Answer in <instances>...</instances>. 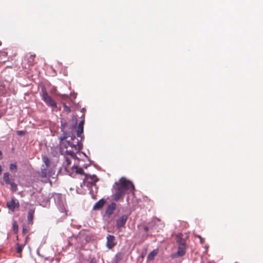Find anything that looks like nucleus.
Returning a JSON list of instances; mask_svg holds the SVG:
<instances>
[{
	"label": "nucleus",
	"mask_w": 263,
	"mask_h": 263,
	"mask_svg": "<svg viewBox=\"0 0 263 263\" xmlns=\"http://www.w3.org/2000/svg\"><path fill=\"white\" fill-rule=\"evenodd\" d=\"M61 129L63 134L59 137V146L62 154H66L73 157L76 153L81 149L82 144L76 138L74 127L68 126L67 123L61 120Z\"/></svg>",
	"instance_id": "obj_1"
},
{
	"label": "nucleus",
	"mask_w": 263,
	"mask_h": 263,
	"mask_svg": "<svg viewBox=\"0 0 263 263\" xmlns=\"http://www.w3.org/2000/svg\"><path fill=\"white\" fill-rule=\"evenodd\" d=\"M116 184L117 187L115 189L114 199L116 201L123 197L126 191H133L135 190L133 183L124 178H122L119 182L116 183Z\"/></svg>",
	"instance_id": "obj_2"
},
{
	"label": "nucleus",
	"mask_w": 263,
	"mask_h": 263,
	"mask_svg": "<svg viewBox=\"0 0 263 263\" xmlns=\"http://www.w3.org/2000/svg\"><path fill=\"white\" fill-rule=\"evenodd\" d=\"M177 242L178 243V251L176 253L171 254L172 258H176L182 257L184 255L186 250L185 240L183 239L180 235L177 236Z\"/></svg>",
	"instance_id": "obj_3"
},
{
	"label": "nucleus",
	"mask_w": 263,
	"mask_h": 263,
	"mask_svg": "<svg viewBox=\"0 0 263 263\" xmlns=\"http://www.w3.org/2000/svg\"><path fill=\"white\" fill-rule=\"evenodd\" d=\"M42 99L47 106L52 108L57 107V103L55 101L48 95L46 90L42 89Z\"/></svg>",
	"instance_id": "obj_4"
},
{
	"label": "nucleus",
	"mask_w": 263,
	"mask_h": 263,
	"mask_svg": "<svg viewBox=\"0 0 263 263\" xmlns=\"http://www.w3.org/2000/svg\"><path fill=\"white\" fill-rule=\"evenodd\" d=\"M116 244L117 242L115 237L112 235H108L106 237V247L108 249H111Z\"/></svg>",
	"instance_id": "obj_5"
},
{
	"label": "nucleus",
	"mask_w": 263,
	"mask_h": 263,
	"mask_svg": "<svg viewBox=\"0 0 263 263\" xmlns=\"http://www.w3.org/2000/svg\"><path fill=\"white\" fill-rule=\"evenodd\" d=\"M7 206L9 209L14 211L16 208H19L20 204L18 200L14 197H13L10 201L7 202Z\"/></svg>",
	"instance_id": "obj_6"
},
{
	"label": "nucleus",
	"mask_w": 263,
	"mask_h": 263,
	"mask_svg": "<svg viewBox=\"0 0 263 263\" xmlns=\"http://www.w3.org/2000/svg\"><path fill=\"white\" fill-rule=\"evenodd\" d=\"M47 170L48 167L47 166H45L44 165H43L41 166V172L40 173V176L42 178H44L45 180H42V181L44 183H47L50 181V179L47 174Z\"/></svg>",
	"instance_id": "obj_7"
},
{
	"label": "nucleus",
	"mask_w": 263,
	"mask_h": 263,
	"mask_svg": "<svg viewBox=\"0 0 263 263\" xmlns=\"http://www.w3.org/2000/svg\"><path fill=\"white\" fill-rule=\"evenodd\" d=\"M127 215H122L117 221V226L118 228H121L123 227L125 225V224L127 221Z\"/></svg>",
	"instance_id": "obj_8"
},
{
	"label": "nucleus",
	"mask_w": 263,
	"mask_h": 263,
	"mask_svg": "<svg viewBox=\"0 0 263 263\" xmlns=\"http://www.w3.org/2000/svg\"><path fill=\"white\" fill-rule=\"evenodd\" d=\"M36 55L35 54H30V55H27L26 58L27 63L29 65V66H33L36 63L35 61V58Z\"/></svg>",
	"instance_id": "obj_9"
},
{
	"label": "nucleus",
	"mask_w": 263,
	"mask_h": 263,
	"mask_svg": "<svg viewBox=\"0 0 263 263\" xmlns=\"http://www.w3.org/2000/svg\"><path fill=\"white\" fill-rule=\"evenodd\" d=\"M116 204L115 203H111L110 204H109L106 210V214L108 215L109 216L111 215L113 213V211L116 209Z\"/></svg>",
	"instance_id": "obj_10"
},
{
	"label": "nucleus",
	"mask_w": 263,
	"mask_h": 263,
	"mask_svg": "<svg viewBox=\"0 0 263 263\" xmlns=\"http://www.w3.org/2000/svg\"><path fill=\"white\" fill-rule=\"evenodd\" d=\"M105 201L104 199H101L95 203L93 205V209L97 210L100 209L104 204Z\"/></svg>",
	"instance_id": "obj_11"
},
{
	"label": "nucleus",
	"mask_w": 263,
	"mask_h": 263,
	"mask_svg": "<svg viewBox=\"0 0 263 263\" xmlns=\"http://www.w3.org/2000/svg\"><path fill=\"white\" fill-rule=\"evenodd\" d=\"M34 213V209H30L28 211L27 220L29 223L32 224L33 223V215Z\"/></svg>",
	"instance_id": "obj_12"
},
{
	"label": "nucleus",
	"mask_w": 263,
	"mask_h": 263,
	"mask_svg": "<svg viewBox=\"0 0 263 263\" xmlns=\"http://www.w3.org/2000/svg\"><path fill=\"white\" fill-rule=\"evenodd\" d=\"M73 171H74L77 174L84 175L85 177L88 176V174L84 173L82 167L76 166L73 168Z\"/></svg>",
	"instance_id": "obj_13"
},
{
	"label": "nucleus",
	"mask_w": 263,
	"mask_h": 263,
	"mask_svg": "<svg viewBox=\"0 0 263 263\" xmlns=\"http://www.w3.org/2000/svg\"><path fill=\"white\" fill-rule=\"evenodd\" d=\"M89 178L91 179V183L92 185H94L99 180V179L97 178V176L95 175H88V176L87 177H85V178Z\"/></svg>",
	"instance_id": "obj_14"
},
{
	"label": "nucleus",
	"mask_w": 263,
	"mask_h": 263,
	"mask_svg": "<svg viewBox=\"0 0 263 263\" xmlns=\"http://www.w3.org/2000/svg\"><path fill=\"white\" fill-rule=\"evenodd\" d=\"M84 127L78 126V130L77 131V135L78 137H80L81 139H82V134L83 133Z\"/></svg>",
	"instance_id": "obj_15"
},
{
	"label": "nucleus",
	"mask_w": 263,
	"mask_h": 263,
	"mask_svg": "<svg viewBox=\"0 0 263 263\" xmlns=\"http://www.w3.org/2000/svg\"><path fill=\"white\" fill-rule=\"evenodd\" d=\"M3 179L6 184L10 183L9 179V174L8 173H5L3 176Z\"/></svg>",
	"instance_id": "obj_16"
},
{
	"label": "nucleus",
	"mask_w": 263,
	"mask_h": 263,
	"mask_svg": "<svg viewBox=\"0 0 263 263\" xmlns=\"http://www.w3.org/2000/svg\"><path fill=\"white\" fill-rule=\"evenodd\" d=\"M158 253V251L157 250H154L153 251H152L148 255V256H147V258L148 259H153V258L155 256H156L157 255Z\"/></svg>",
	"instance_id": "obj_17"
},
{
	"label": "nucleus",
	"mask_w": 263,
	"mask_h": 263,
	"mask_svg": "<svg viewBox=\"0 0 263 263\" xmlns=\"http://www.w3.org/2000/svg\"><path fill=\"white\" fill-rule=\"evenodd\" d=\"M43 162L45 163V166H47L48 168L50 164V160L47 157L44 156L42 158Z\"/></svg>",
	"instance_id": "obj_18"
},
{
	"label": "nucleus",
	"mask_w": 263,
	"mask_h": 263,
	"mask_svg": "<svg viewBox=\"0 0 263 263\" xmlns=\"http://www.w3.org/2000/svg\"><path fill=\"white\" fill-rule=\"evenodd\" d=\"M11 186V189L12 191L15 192L17 190V184L13 182H10V183H8Z\"/></svg>",
	"instance_id": "obj_19"
},
{
	"label": "nucleus",
	"mask_w": 263,
	"mask_h": 263,
	"mask_svg": "<svg viewBox=\"0 0 263 263\" xmlns=\"http://www.w3.org/2000/svg\"><path fill=\"white\" fill-rule=\"evenodd\" d=\"M23 246L18 243L17 244V247L16 248V252L17 253H20L22 252L23 250Z\"/></svg>",
	"instance_id": "obj_20"
},
{
	"label": "nucleus",
	"mask_w": 263,
	"mask_h": 263,
	"mask_svg": "<svg viewBox=\"0 0 263 263\" xmlns=\"http://www.w3.org/2000/svg\"><path fill=\"white\" fill-rule=\"evenodd\" d=\"M17 165L15 164H11L10 165V171H14L16 172L17 171Z\"/></svg>",
	"instance_id": "obj_21"
},
{
	"label": "nucleus",
	"mask_w": 263,
	"mask_h": 263,
	"mask_svg": "<svg viewBox=\"0 0 263 263\" xmlns=\"http://www.w3.org/2000/svg\"><path fill=\"white\" fill-rule=\"evenodd\" d=\"M13 229L14 233H17L18 232V227L17 224L16 223H14L13 224Z\"/></svg>",
	"instance_id": "obj_22"
},
{
	"label": "nucleus",
	"mask_w": 263,
	"mask_h": 263,
	"mask_svg": "<svg viewBox=\"0 0 263 263\" xmlns=\"http://www.w3.org/2000/svg\"><path fill=\"white\" fill-rule=\"evenodd\" d=\"M121 254H117L116 255L115 263H118V262L121 260Z\"/></svg>",
	"instance_id": "obj_23"
},
{
	"label": "nucleus",
	"mask_w": 263,
	"mask_h": 263,
	"mask_svg": "<svg viewBox=\"0 0 263 263\" xmlns=\"http://www.w3.org/2000/svg\"><path fill=\"white\" fill-rule=\"evenodd\" d=\"M17 135L19 136L23 135L25 134V132L23 130H18L17 132Z\"/></svg>",
	"instance_id": "obj_24"
},
{
	"label": "nucleus",
	"mask_w": 263,
	"mask_h": 263,
	"mask_svg": "<svg viewBox=\"0 0 263 263\" xmlns=\"http://www.w3.org/2000/svg\"><path fill=\"white\" fill-rule=\"evenodd\" d=\"M197 237L199 239L200 243H203L204 242V239L201 237V236L200 235H198Z\"/></svg>",
	"instance_id": "obj_25"
},
{
	"label": "nucleus",
	"mask_w": 263,
	"mask_h": 263,
	"mask_svg": "<svg viewBox=\"0 0 263 263\" xmlns=\"http://www.w3.org/2000/svg\"><path fill=\"white\" fill-rule=\"evenodd\" d=\"M84 120H82V121H81L79 123L78 126H80V127H84Z\"/></svg>",
	"instance_id": "obj_26"
},
{
	"label": "nucleus",
	"mask_w": 263,
	"mask_h": 263,
	"mask_svg": "<svg viewBox=\"0 0 263 263\" xmlns=\"http://www.w3.org/2000/svg\"><path fill=\"white\" fill-rule=\"evenodd\" d=\"M64 107L65 109V110L68 112H70V109L69 107H68L67 106H66L65 104L64 105Z\"/></svg>",
	"instance_id": "obj_27"
},
{
	"label": "nucleus",
	"mask_w": 263,
	"mask_h": 263,
	"mask_svg": "<svg viewBox=\"0 0 263 263\" xmlns=\"http://www.w3.org/2000/svg\"><path fill=\"white\" fill-rule=\"evenodd\" d=\"M27 229L25 227H23V231H22L23 234H25L27 233Z\"/></svg>",
	"instance_id": "obj_28"
},
{
	"label": "nucleus",
	"mask_w": 263,
	"mask_h": 263,
	"mask_svg": "<svg viewBox=\"0 0 263 263\" xmlns=\"http://www.w3.org/2000/svg\"><path fill=\"white\" fill-rule=\"evenodd\" d=\"M89 263H96V259H95V258H92V259L90 260V261Z\"/></svg>",
	"instance_id": "obj_29"
},
{
	"label": "nucleus",
	"mask_w": 263,
	"mask_h": 263,
	"mask_svg": "<svg viewBox=\"0 0 263 263\" xmlns=\"http://www.w3.org/2000/svg\"><path fill=\"white\" fill-rule=\"evenodd\" d=\"M2 159V153L1 151H0V160Z\"/></svg>",
	"instance_id": "obj_30"
},
{
	"label": "nucleus",
	"mask_w": 263,
	"mask_h": 263,
	"mask_svg": "<svg viewBox=\"0 0 263 263\" xmlns=\"http://www.w3.org/2000/svg\"><path fill=\"white\" fill-rule=\"evenodd\" d=\"M2 172V169L1 165H0V175H1Z\"/></svg>",
	"instance_id": "obj_31"
},
{
	"label": "nucleus",
	"mask_w": 263,
	"mask_h": 263,
	"mask_svg": "<svg viewBox=\"0 0 263 263\" xmlns=\"http://www.w3.org/2000/svg\"><path fill=\"white\" fill-rule=\"evenodd\" d=\"M1 45V43H0V45Z\"/></svg>",
	"instance_id": "obj_32"
}]
</instances>
